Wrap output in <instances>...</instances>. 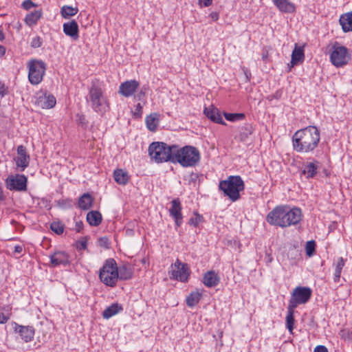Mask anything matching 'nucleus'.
I'll return each mask as SVG.
<instances>
[{"mask_svg":"<svg viewBox=\"0 0 352 352\" xmlns=\"http://www.w3.org/2000/svg\"><path fill=\"white\" fill-rule=\"evenodd\" d=\"M171 274L173 278L185 282L190 275L189 268L186 263H181L178 259L172 265Z\"/></svg>","mask_w":352,"mask_h":352,"instance_id":"nucleus-12","label":"nucleus"},{"mask_svg":"<svg viewBox=\"0 0 352 352\" xmlns=\"http://www.w3.org/2000/svg\"><path fill=\"white\" fill-rule=\"evenodd\" d=\"M98 245L101 247L109 248V242L107 237H101L98 239Z\"/></svg>","mask_w":352,"mask_h":352,"instance_id":"nucleus-44","label":"nucleus"},{"mask_svg":"<svg viewBox=\"0 0 352 352\" xmlns=\"http://www.w3.org/2000/svg\"><path fill=\"white\" fill-rule=\"evenodd\" d=\"M296 308L291 307L289 305L287 306V314L286 316V327L290 333H292L294 326V309Z\"/></svg>","mask_w":352,"mask_h":352,"instance_id":"nucleus-32","label":"nucleus"},{"mask_svg":"<svg viewBox=\"0 0 352 352\" xmlns=\"http://www.w3.org/2000/svg\"><path fill=\"white\" fill-rule=\"evenodd\" d=\"M318 164L317 161L307 163L302 170V175H304L306 178L314 177L317 173Z\"/></svg>","mask_w":352,"mask_h":352,"instance_id":"nucleus-23","label":"nucleus"},{"mask_svg":"<svg viewBox=\"0 0 352 352\" xmlns=\"http://www.w3.org/2000/svg\"><path fill=\"white\" fill-rule=\"evenodd\" d=\"M204 113L211 121L223 125L226 124L221 118L218 109L214 106L212 105L209 107H206L204 110Z\"/></svg>","mask_w":352,"mask_h":352,"instance_id":"nucleus-17","label":"nucleus"},{"mask_svg":"<svg viewBox=\"0 0 352 352\" xmlns=\"http://www.w3.org/2000/svg\"><path fill=\"white\" fill-rule=\"evenodd\" d=\"M315 247L316 244L314 241H309L306 243L305 250L306 253L309 256H311L313 255L314 252H315Z\"/></svg>","mask_w":352,"mask_h":352,"instance_id":"nucleus-40","label":"nucleus"},{"mask_svg":"<svg viewBox=\"0 0 352 352\" xmlns=\"http://www.w3.org/2000/svg\"><path fill=\"white\" fill-rule=\"evenodd\" d=\"M93 198L89 193L83 194L78 199V206L84 210H87L91 207Z\"/></svg>","mask_w":352,"mask_h":352,"instance_id":"nucleus-29","label":"nucleus"},{"mask_svg":"<svg viewBox=\"0 0 352 352\" xmlns=\"http://www.w3.org/2000/svg\"><path fill=\"white\" fill-rule=\"evenodd\" d=\"M4 53H5L4 47L0 45V56L3 55Z\"/></svg>","mask_w":352,"mask_h":352,"instance_id":"nucleus-55","label":"nucleus"},{"mask_svg":"<svg viewBox=\"0 0 352 352\" xmlns=\"http://www.w3.org/2000/svg\"><path fill=\"white\" fill-rule=\"evenodd\" d=\"M351 54L345 46L335 42L331 46L330 61L336 67H342L348 64Z\"/></svg>","mask_w":352,"mask_h":352,"instance_id":"nucleus-8","label":"nucleus"},{"mask_svg":"<svg viewBox=\"0 0 352 352\" xmlns=\"http://www.w3.org/2000/svg\"><path fill=\"white\" fill-rule=\"evenodd\" d=\"M314 352H328V350L324 346L318 345L314 349Z\"/></svg>","mask_w":352,"mask_h":352,"instance_id":"nucleus-50","label":"nucleus"},{"mask_svg":"<svg viewBox=\"0 0 352 352\" xmlns=\"http://www.w3.org/2000/svg\"><path fill=\"white\" fill-rule=\"evenodd\" d=\"M301 218L302 212L300 208L278 206L268 213L266 221L271 225L286 228L298 224Z\"/></svg>","mask_w":352,"mask_h":352,"instance_id":"nucleus-2","label":"nucleus"},{"mask_svg":"<svg viewBox=\"0 0 352 352\" xmlns=\"http://www.w3.org/2000/svg\"><path fill=\"white\" fill-rule=\"evenodd\" d=\"M311 294L309 287H296L292 293L288 305L296 308L298 305L305 304L310 299Z\"/></svg>","mask_w":352,"mask_h":352,"instance_id":"nucleus-10","label":"nucleus"},{"mask_svg":"<svg viewBox=\"0 0 352 352\" xmlns=\"http://www.w3.org/2000/svg\"><path fill=\"white\" fill-rule=\"evenodd\" d=\"M139 86V82L135 80H126L120 84L118 92L124 97H130L134 94Z\"/></svg>","mask_w":352,"mask_h":352,"instance_id":"nucleus-14","label":"nucleus"},{"mask_svg":"<svg viewBox=\"0 0 352 352\" xmlns=\"http://www.w3.org/2000/svg\"><path fill=\"white\" fill-rule=\"evenodd\" d=\"M202 217L198 214H195L194 217L189 219V224L196 227L201 222Z\"/></svg>","mask_w":352,"mask_h":352,"instance_id":"nucleus-42","label":"nucleus"},{"mask_svg":"<svg viewBox=\"0 0 352 352\" xmlns=\"http://www.w3.org/2000/svg\"><path fill=\"white\" fill-rule=\"evenodd\" d=\"M87 221L91 226H97L102 221V215L98 211H90L87 214Z\"/></svg>","mask_w":352,"mask_h":352,"instance_id":"nucleus-30","label":"nucleus"},{"mask_svg":"<svg viewBox=\"0 0 352 352\" xmlns=\"http://www.w3.org/2000/svg\"><path fill=\"white\" fill-rule=\"evenodd\" d=\"M7 89L5 87V85L0 81V96L3 97L6 94H7Z\"/></svg>","mask_w":352,"mask_h":352,"instance_id":"nucleus-49","label":"nucleus"},{"mask_svg":"<svg viewBox=\"0 0 352 352\" xmlns=\"http://www.w3.org/2000/svg\"><path fill=\"white\" fill-rule=\"evenodd\" d=\"M51 230L57 234H61L64 231V225L59 221H54L50 225Z\"/></svg>","mask_w":352,"mask_h":352,"instance_id":"nucleus-39","label":"nucleus"},{"mask_svg":"<svg viewBox=\"0 0 352 352\" xmlns=\"http://www.w3.org/2000/svg\"><path fill=\"white\" fill-rule=\"evenodd\" d=\"M41 16L42 11L41 10H34L26 15L25 21L29 26H32L37 23Z\"/></svg>","mask_w":352,"mask_h":352,"instance_id":"nucleus-28","label":"nucleus"},{"mask_svg":"<svg viewBox=\"0 0 352 352\" xmlns=\"http://www.w3.org/2000/svg\"><path fill=\"white\" fill-rule=\"evenodd\" d=\"M78 10L77 8H73L69 6H64L61 8V15L63 18L67 19L70 16L76 15Z\"/></svg>","mask_w":352,"mask_h":352,"instance_id":"nucleus-36","label":"nucleus"},{"mask_svg":"<svg viewBox=\"0 0 352 352\" xmlns=\"http://www.w3.org/2000/svg\"><path fill=\"white\" fill-rule=\"evenodd\" d=\"M78 245L80 249H86L87 248V241H80L78 243Z\"/></svg>","mask_w":352,"mask_h":352,"instance_id":"nucleus-52","label":"nucleus"},{"mask_svg":"<svg viewBox=\"0 0 352 352\" xmlns=\"http://www.w3.org/2000/svg\"><path fill=\"white\" fill-rule=\"evenodd\" d=\"M6 183L10 190L24 191L27 189V177L23 175H10Z\"/></svg>","mask_w":352,"mask_h":352,"instance_id":"nucleus-11","label":"nucleus"},{"mask_svg":"<svg viewBox=\"0 0 352 352\" xmlns=\"http://www.w3.org/2000/svg\"><path fill=\"white\" fill-rule=\"evenodd\" d=\"M220 278L213 270L207 272L203 277V283L208 287H213L219 284Z\"/></svg>","mask_w":352,"mask_h":352,"instance_id":"nucleus-20","label":"nucleus"},{"mask_svg":"<svg viewBox=\"0 0 352 352\" xmlns=\"http://www.w3.org/2000/svg\"><path fill=\"white\" fill-rule=\"evenodd\" d=\"M304 60L303 46L299 47L296 44L292 54L291 63L294 65Z\"/></svg>","mask_w":352,"mask_h":352,"instance_id":"nucleus-26","label":"nucleus"},{"mask_svg":"<svg viewBox=\"0 0 352 352\" xmlns=\"http://www.w3.org/2000/svg\"><path fill=\"white\" fill-rule=\"evenodd\" d=\"M1 195H2V192H1V191L0 190V198L1 197Z\"/></svg>","mask_w":352,"mask_h":352,"instance_id":"nucleus-58","label":"nucleus"},{"mask_svg":"<svg viewBox=\"0 0 352 352\" xmlns=\"http://www.w3.org/2000/svg\"><path fill=\"white\" fill-rule=\"evenodd\" d=\"M219 187L231 201H236L244 189V182L240 176H230L226 180L221 181Z\"/></svg>","mask_w":352,"mask_h":352,"instance_id":"nucleus-4","label":"nucleus"},{"mask_svg":"<svg viewBox=\"0 0 352 352\" xmlns=\"http://www.w3.org/2000/svg\"><path fill=\"white\" fill-rule=\"evenodd\" d=\"M51 265L57 267L60 265L69 264V256L65 252L58 251L50 256Z\"/></svg>","mask_w":352,"mask_h":352,"instance_id":"nucleus-18","label":"nucleus"},{"mask_svg":"<svg viewBox=\"0 0 352 352\" xmlns=\"http://www.w3.org/2000/svg\"><path fill=\"white\" fill-rule=\"evenodd\" d=\"M14 330L18 333L21 338L25 342H29L32 340L34 336V329L31 326H22L14 322Z\"/></svg>","mask_w":352,"mask_h":352,"instance_id":"nucleus-15","label":"nucleus"},{"mask_svg":"<svg viewBox=\"0 0 352 352\" xmlns=\"http://www.w3.org/2000/svg\"><path fill=\"white\" fill-rule=\"evenodd\" d=\"M340 23L344 32L352 31V12L341 15Z\"/></svg>","mask_w":352,"mask_h":352,"instance_id":"nucleus-24","label":"nucleus"},{"mask_svg":"<svg viewBox=\"0 0 352 352\" xmlns=\"http://www.w3.org/2000/svg\"><path fill=\"white\" fill-rule=\"evenodd\" d=\"M4 39V34L3 31L0 29V41H2Z\"/></svg>","mask_w":352,"mask_h":352,"instance_id":"nucleus-56","label":"nucleus"},{"mask_svg":"<svg viewBox=\"0 0 352 352\" xmlns=\"http://www.w3.org/2000/svg\"><path fill=\"white\" fill-rule=\"evenodd\" d=\"M274 3L280 12L292 13L295 11V6L288 0H273Z\"/></svg>","mask_w":352,"mask_h":352,"instance_id":"nucleus-22","label":"nucleus"},{"mask_svg":"<svg viewBox=\"0 0 352 352\" xmlns=\"http://www.w3.org/2000/svg\"><path fill=\"white\" fill-rule=\"evenodd\" d=\"M320 132L314 126H309L294 133L292 136L294 150L298 153H312L320 142Z\"/></svg>","mask_w":352,"mask_h":352,"instance_id":"nucleus-1","label":"nucleus"},{"mask_svg":"<svg viewBox=\"0 0 352 352\" xmlns=\"http://www.w3.org/2000/svg\"><path fill=\"white\" fill-rule=\"evenodd\" d=\"M22 6L25 10H30L32 7H34L35 4L32 1H31L30 0H26V1L23 2Z\"/></svg>","mask_w":352,"mask_h":352,"instance_id":"nucleus-46","label":"nucleus"},{"mask_svg":"<svg viewBox=\"0 0 352 352\" xmlns=\"http://www.w3.org/2000/svg\"><path fill=\"white\" fill-rule=\"evenodd\" d=\"M345 265V261L342 257H340L337 260V263L336 264L335 272L333 274V280L334 282H338L340 278L342 270Z\"/></svg>","mask_w":352,"mask_h":352,"instance_id":"nucleus-34","label":"nucleus"},{"mask_svg":"<svg viewBox=\"0 0 352 352\" xmlns=\"http://www.w3.org/2000/svg\"><path fill=\"white\" fill-rule=\"evenodd\" d=\"M63 32L74 40L78 38V25L76 21L72 20L63 24Z\"/></svg>","mask_w":352,"mask_h":352,"instance_id":"nucleus-19","label":"nucleus"},{"mask_svg":"<svg viewBox=\"0 0 352 352\" xmlns=\"http://www.w3.org/2000/svg\"><path fill=\"white\" fill-rule=\"evenodd\" d=\"M37 104L43 109H50L55 106L56 98L53 95L45 94L39 96L37 99Z\"/></svg>","mask_w":352,"mask_h":352,"instance_id":"nucleus-21","label":"nucleus"},{"mask_svg":"<svg viewBox=\"0 0 352 352\" xmlns=\"http://www.w3.org/2000/svg\"><path fill=\"white\" fill-rule=\"evenodd\" d=\"M82 223L81 221L80 222H76V230L78 232H80L81 231V230L82 229Z\"/></svg>","mask_w":352,"mask_h":352,"instance_id":"nucleus-53","label":"nucleus"},{"mask_svg":"<svg viewBox=\"0 0 352 352\" xmlns=\"http://www.w3.org/2000/svg\"><path fill=\"white\" fill-rule=\"evenodd\" d=\"M212 3V0H198V3L200 7H208Z\"/></svg>","mask_w":352,"mask_h":352,"instance_id":"nucleus-48","label":"nucleus"},{"mask_svg":"<svg viewBox=\"0 0 352 352\" xmlns=\"http://www.w3.org/2000/svg\"><path fill=\"white\" fill-rule=\"evenodd\" d=\"M170 215L175 219L177 227L182 223V206L179 199H175L171 201V207L169 209Z\"/></svg>","mask_w":352,"mask_h":352,"instance_id":"nucleus-16","label":"nucleus"},{"mask_svg":"<svg viewBox=\"0 0 352 352\" xmlns=\"http://www.w3.org/2000/svg\"><path fill=\"white\" fill-rule=\"evenodd\" d=\"M146 88L145 87H143L141 88V89L138 91V93L134 96L135 99L138 100H141L146 94Z\"/></svg>","mask_w":352,"mask_h":352,"instance_id":"nucleus-45","label":"nucleus"},{"mask_svg":"<svg viewBox=\"0 0 352 352\" xmlns=\"http://www.w3.org/2000/svg\"><path fill=\"white\" fill-rule=\"evenodd\" d=\"M89 100L94 111L100 115L104 114L109 109V100L102 89L98 86L94 85L90 88Z\"/></svg>","mask_w":352,"mask_h":352,"instance_id":"nucleus-6","label":"nucleus"},{"mask_svg":"<svg viewBox=\"0 0 352 352\" xmlns=\"http://www.w3.org/2000/svg\"><path fill=\"white\" fill-rule=\"evenodd\" d=\"M122 309L123 308L121 305L113 303L104 310L102 316L104 319H109L122 311Z\"/></svg>","mask_w":352,"mask_h":352,"instance_id":"nucleus-25","label":"nucleus"},{"mask_svg":"<svg viewBox=\"0 0 352 352\" xmlns=\"http://www.w3.org/2000/svg\"><path fill=\"white\" fill-rule=\"evenodd\" d=\"M175 145L169 146L164 142H153L148 147V153L151 159L156 162H174L173 148Z\"/></svg>","mask_w":352,"mask_h":352,"instance_id":"nucleus-5","label":"nucleus"},{"mask_svg":"<svg viewBox=\"0 0 352 352\" xmlns=\"http://www.w3.org/2000/svg\"><path fill=\"white\" fill-rule=\"evenodd\" d=\"M99 278L106 286L114 287L118 280V267L113 258L107 259L99 272Z\"/></svg>","mask_w":352,"mask_h":352,"instance_id":"nucleus-7","label":"nucleus"},{"mask_svg":"<svg viewBox=\"0 0 352 352\" xmlns=\"http://www.w3.org/2000/svg\"><path fill=\"white\" fill-rule=\"evenodd\" d=\"M113 177L115 181L121 185H125L127 184L129 179V176L126 171L122 169H117L114 170Z\"/></svg>","mask_w":352,"mask_h":352,"instance_id":"nucleus-27","label":"nucleus"},{"mask_svg":"<svg viewBox=\"0 0 352 352\" xmlns=\"http://www.w3.org/2000/svg\"><path fill=\"white\" fill-rule=\"evenodd\" d=\"M146 124L150 131H155L159 124L158 115L157 113H153L147 116L146 118Z\"/></svg>","mask_w":352,"mask_h":352,"instance_id":"nucleus-33","label":"nucleus"},{"mask_svg":"<svg viewBox=\"0 0 352 352\" xmlns=\"http://www.w3.org/2000/svg\"><path fill=\"white\" fill-rule=\"evenodd\" d=\"M132 276L133 270L130 266L124 265L118 269V280H129Z\"/></svg>","mask_w":352,"mask_h":352,"instance_id":"nucleus-31","label":"nucleus"},{"mask_svg":"<svg viewBox=\"0 0 352 352\" xmlns=\"http://www.w3.org/2000/svg\"><path fill=\"white\" fill-rule=\"evenodd\" d=\"M28 67V78L30 83L32 85L39 84L45 72V63L41 60H32L30 61Z\"/></svg>","mask_w":352,"mask_h":352,"instance_id":"nucleus-9","label":"nucleus"},{"mask_svg":"<svg viewBox=\"0 0 352 352\" xmlns=\"http://www.w3.org/2000/svg\"><path fill=\"white\" fill-rule=\"evenodd\" d=\"M41 44H42V41L39 36L33 38L31 41V46L34 48L41 47Z\"/></svg>","mask_w":352,"mask_h":352,"instance_id":"nucleus-43","label":"nucleus"},{"mask_svg":"<svg viewBox=\"0 0 352 352\" xmlns=\"http://www.w3.org/2000/svg\"><path fill=\"white\" fill-rule=\"evenodd\" d=\"M209 16L214 21H216L219 19V13L217 12H211Z\"/></svg>","mask_w":352,"mask_h":352,"instance_id":"nucleus-51","label":"nucleus"},{"mask_svg":"<svg viewBox=\"0 0 352 352\" xmlns=\"http://www.w3.org/2000/svg\"><path fill=\"white\" fill-rule=\"evenodd\" d=\"M17 168L23 171L30 163V155L27 153L26 148L23 145L17 147V156L14 158Z\"/></svg>","mask_w":352,"mask_h":352,"instance_id":"nucleus-13","label":"nucleus"},{"mask_svg":"<svg viewBox=\"0 0 352 352\" xmlns=\"http://www.w3.org/2000/svg\"><path fill=\"white\" fill-rule=\"evenodd\" d=\"M142 106L140 103H138L135 106V111H134V116L135 117H140L142 115Z\"/></svg>","mask_w":352,"mask_h":352,"instance_id":"nucleus-47","label":"nucleus"},{"mask_svg":"<svg viewBox=\"0 0 352 352\" xmlns=\"http://www.w3.org/2000/svg\"><path fill=\"white\" fill-rule=\"evenodd\" d=\"M201 295L198 292H191L186 298V304L188 307H192L195 306L200 300Z\"/></svg>","mask_w":352,"mask_h":352,"instance_id":"nucleus-35","label":"nucleus"},{"mask_svg":"<svg viewBox=\"0 0 352 352\" xmlns=\"http://www.w3.org/2000/svg\"><path fill=\"white\" fill-rule=\"evenodd\" d=\"M267 58V56H265V55H263V59H265V58Z\"/></svg>","mask_w":352,"mask_h":352,"instance_id":"nucleus-57","label":"nucleus"},{"mask_svg":"<svg viewBox=\"0 0 352 352\" xmlns=\"http://www.w3.org/2000/svg\"><path fill=\"white\" fill-rule=\"evenodd\" d=\"M253 132V127L250 124H245L242 126L239 138L241 141H245Z\"/></svg>","mask_w":352,"mask_h":352,"instance_id":"nucleus-37","label":"nucleus"},{"mask_svg":"<svg viewBox=\"0 0 352 352\" xmlns=\"http://www.w3.org/2000/svg\"><path fill=\"white\" fill-rule=\"evenodd\" d=\"M173 152H175L173 162H177L183 167L195 166L200 161V153L195 146H185L179 148L175 145Z\"/></svg>","mask_w":352,"mask_h":352,"instance_id":"nucleus-3","label":"nucleus"},{"mask_svg":"<svg viewBox=\"0 0 352 352\" xmlns=\"http://www.w3.org/2000/svg\"><path fill=\"white\" fill-rule=\"evenodd\" d=\"M2 309L4 311H6L7 312H9L10 310V308L9 307H3ZM9 318H10V315L8 313L4 314V313L0 311V324H4V323L7 322V321L9 320Z\"/></svg>","mask_w":352,"mask_h":352,"instance_id":"nucleus-41","label":"nucleus"},{"mask_svg":"<svg viewBox=\"0 0 352 352\" xmlns=\"http://www.w3.org/2000/svg\"><path fill=\"white\" fill-rule=\"evenodd\" d=\"M23 251V247L20 245H16L14 247V252L20 254Z\"/></svg>","mask_w":352,"mask_h":352,"instance_id":"nucleus-54","label":"nucleus"},{"mask_svg":"<svg viewBox=\"0 0 352 352\" xmlns=\"http://www.w3.org/2000/svg\"><path fill=\"white\" fill-rule=\"evenodd\" d=\"M223 116L227 120L230 122H236L238 120H243L245 118V114L242 113H223Z\"/></svg>","mask_w":352,"mask_h":352,"instance_id":"nucleus-38","label":"nucleus"}]
</instances>
